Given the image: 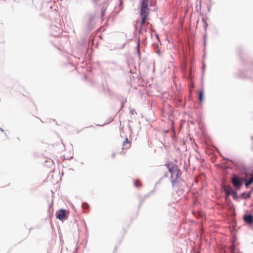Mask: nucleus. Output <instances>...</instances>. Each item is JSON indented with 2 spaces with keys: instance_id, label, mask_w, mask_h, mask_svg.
Returning a JSON list of instances; mask_svg holds the SVG:
<instances>
[{
  "instance_id": "09e8293b",
  "label": "nucleus",
  "mask_w": 253,
  "mask_h": 253,
  "mask_svg": "<svg viewBox=\"0 0 253 253\" xmlns=\"http://www.w3.org/2000/svg\"><path fill=\"white\" fill-rule=\"evenodd\" d=\"M99 126H102L103 125H98Z\"/></svg>"
},
{
  "instance_id": "f3484780",
  "label": "nucleus",
  "mask_w": 253,
  "mask_h": 253,
  "mask_svg": "<svg viewBox=\"0 0 253 253\" xmlns=\"http://www.w3.org/2000/svg\"><path fill=\"white\" fill-rule=\"evenodd\" d=\"M153 47L155 49V53H157L159 56L161 55V51L159 48V44L158 43H153Z\"/></svg>"
},
{
  "instance_id": "7c9ffc66",
  "label": "nucleus",
  "mask_w": 253,
  "mask_h": 253,
  "mask_svg": "<svg viewBox=\"0 0 253 253\" xmlns=\"http://www.w3.org/2000/svg\"><path fill=\"white\" fill-rule=\"evenodd\" d=\"M163 178H164V177H161V178H160V179L158 181H157V182H156V183H155V184H156V185H158V184H159V183H160V182H161V180H162Z\"/></svg>"
},
{
  "instance_id": "473e14b6",
  "label": "nucleus",
  "mask_w": 253,
  "mask_h": 253,
  "mask_svg": "<svg viewBox=\"0 0 253 253\" xmlns=\"http://www.w3.org/2000/svg\"><path fill=\"white\" fill-rule=\"evenodd\" d=\"M100 0H92V1L96 4H97L100 2Z\"/></svg>"
},
{
  "instance_id": "37998d69",
  "label": "nucleus",
  "mask_w": 253,
  "mask_h": 253,
  "mask_svg": "<svg viewBox=\"0 0 253 253\" xmlns=\"http://www.w3.org/2000/svg\"><path fill=\"white\" fill-rule=\"evenodd\" d=\"M246 197V195L245 194V195H243V197H240V198L245 199L244 197Z\"/></svg>"
},
{
  "instance_id": "79ce46f5",
  "label": "nucleus",
  "mask_w": 253,
  "mask_h": 253,
  "mask_svg": "<svg viewBox=\"0 0 253 253\" xmlns=\"http://www.w3.org/2000/svg\"><path fill=\"white\" fill-rule=\"evenodd\" d=\"M157 185H156V184H155V186H154V189H155V190H156V189H157Z\"/></svg>"
},
{
  "instance_id": "dca6fc26",
  "label": "nucleus",
  "mask_w": 253,
  "mask_h": 253,
  "mask_svg": "<svg viewBox=\"0 0 253 253\" xmlns=\"http://www.w3.org/2000/svg\"><path fill=\"white\" fill-rule=\"evenodd\" d=\"M253 191V188H252V189L250 191H249L248 192H243V193H241L240 195V197H243V195L246 194V197H244V198L245 199H249V198H250L251 197L252 193Z\"/></svg>"
},
{
  "instance_id": "49530a36",
  "label": "nucleus",
  "mask_w": 253,
  "mask_h": 253,
  "mask_svg": "<svg viewBox=\"0 0 253 253\" xmlns=\"http://www.w3.org/2000/svg\"><path fill=\"white\" fill-rule=\"evenodd\" d=\"M135 29H137V26H135Z\"/></svg>"
},
{
  "instance_id": "e433bc0d",
  "label": "nucleus",
  "mask_w": 253,
  "mask_h": 253,
  "mask_svg": "<svg viewBox=\"0 0 253 253\" xmlns=\"http://www.w3.org/2000/svg\"><path fill=\"white\" fill-rule=\"evenodd\" d=\"M205 68H206V65H205V64H203V66H202V68H203V72H204Z\"/></svg>"
},
{
  "instance_id": "cd10ccee",
  "label": "nucleus",
  "mask_w": 253,
  "mask_h": 253,
  "mask_svg": "<svg viewBox=\"0 0 253 253\" xmlns=\"http://www.w3.org/2000/svg\"><path fill=\"white\" fill-rule=\"evenodd\" d=\"M242 78H250L251 77L248 76L247 75L244 74V73H243L242 75L240 76Z\"/></svg>"
},
{
  "instance_id": "8fccbe9b",
  "label": "nucleus",
  "mask_w": 253,
  "mask_h": 253,
  "mask_svg": "<svg viewBox=\"0 0 253 253\" xmlns=\"http://www.w3.org/2000/svg\"><path fill=\"white\" fill-rule=\"evenodd\" d=\"M252 179H253V176L251 177Z\"/></svg>"
},
{
  "instance_id": "72a5a7b5",
  "label": "nucleus",
  "mask_w": 253,
  "mask_h": 253,
  "mask_svg": "<svg viewBox=\"0 0 253 253\" xmlns=\"http://www.w3.org/2000/svg\"><path fill=\"white\" fill-rule=\"evenodd\" d=\"M134 111H135L134 109H131L130 110V112L132 115H133L134 114Z\"/></svg>"
},
{
  "instance_id": "f03ea898",
  "label": "nucleus",
  "mask_w": 253,
  "mask_h": 253,
  "mask_svg": "<svg viewBox=\"0 0 253 253\" xmlns=\"http://www.w3.org/2000/svg\"><path fill=\"white\" fill-rule=\"evenodd\" d=\"M95 16L94 13L89 14L86 16V25L84 28V32L86 34L89 33L94 28L95 25Z\"/></svg>"
},
{
  "instance_id": "0eeeda50",
  "label": "nucleus",
  "mask_w": 253,
  "mask_h": 253,
  "mask_svg": "<svg viewBox=\"0 0 253 253\" xmlns=\"http://www.w3.org/2000/svg\"><path fill=\"white\" fill-rule=\"evenodd\" d=\"M66 214V210L65 209H61L56 211L55 214L56 218L61 220L65 217Z\"/></svg>"
},
{
  "instance_id": "c9c22d12",
  "label": "nucleus",
  "mask_w": 253,
  "mask_h": 253,
  "mask_svg": "<svg viewBox=\"0 0 253 253\" xmlns=\"http://www.w3.org/2000/svg\"><path fill=\"white\" fill-rule=\"evenodd\" d=\"M155 36H156V38L160 42L158 34H155Z\"/></svg>"
},
{
  "instance_id": "2eb2a0df",
  "label": "nucleus",
  "mask_w": 253,
  "mask_h": 253,
  "mask_svg": "<svg viewBox=\"0 0 253 253\" xmlns=\"http://www.w3.org/2000/svg\"><path fill=\"white\" fill-rule=\"evenodd\" d=\"M204 99V92L203 89H200L198 92V100L200 102H202Z\"/></svg>"
},
{
  "instance_id": "2f4dec72",
  "label": "nucleus",
  "mask_w": 253,
  "mask_h": 253,
  "mask_svg": "<svg viewBox=\"0 0 253 253\" xmlns=\"http://www.w3.org/2000/svg\"><path fill=\"white\" fill-rule=\"evenodd\" d=\"M113 120V118H110V121H108L107 122H105L103 125H106V124H108L110 122H112Z\"/></svg>"
},
{
  "instance_id": "c03bdc74",
  "label": "nucleus",
  "mask_w": 253,
  "mask_h": 253,
  "mask_svg": "<svg viewBox=\"0 0 253 253\" xmlns=\"http://www.w3.org/2000/svg\"><path fill=\"white\" fill-rule=\"evenodd\" d=\"M4 135H5V136H6L7 138H8V136H7V135L6 133H5H5H4Z\"/></svg>"
},
{
  "instance_id": "c85d7f7f",
  "label": "nucleus",
  "mask_w": 253,
  "mask_h": 253,
  "mask_svg": "<svg viewBox=\"0 0 253 253\" xmlns=\"http://www.w3.org/2000/svg\"><path fill=\"white\" fill-rule=\"evenodd\" d=\"M220 156L223 158V159L224 160H227V161H230V162H232V163H234V161H233V160H231V159H228V158H225V157H224L222 156L221 155V154H220Z\"/></svg>"
},
{
  "instance_id": "f704fd0d",
  "label": "nucleus",
  "mask_w": 253,
  "mask_h": 253,
  "mask_svg": "<svg viewBox=\"0 0 253 253\" xmlns=\"http://www.w3.org/2000/svg\"><path fill=\"white\" fill-rule=\"evenodd\" d=\"M156 192L155 189H153L152 190H151L149 193L151 195L152 194L155 193Z\"/></svg>"
},
{
  "instance_id": "9d476101",
  "label": "nucleus",
  "mask_w": 253,
  "mask_h": 253,
  "mask_svg": "<svg viewBox=\"0 0 253 253\" xmlns=\"http://www.w3.org/2000/svg\"><path fill=\"white\" fill-rule=\"evenodd\" d=\"M242 50V49L241 48H239V54L243 64H244L247 67L248 66V64H250L251 68L253 69V61L248 60L247 61H245L244 59L243 56L241 55V50Z\"/></svg>"
},
{
  "instance_id": "423d86ee",
  "label": "nucleus",
  "mask_w": 253,
  "mask_h": 253,
  "mask_svg": "<svg viewBox=\"0 0 253 253\" xmlns=\"http://www.w3.org/2000/svg\"><path fill=\"white\" fill-rule=\"evenodd\" d=\"M240 173L244 175L249 176L252 175V169H248L245 165H242L238 167Z\"/></svg>"
},
{
  "instance_id": "b1692460",
  "label": "nucleus",
  "mask_w": 253,
  "mask_h": 253,
  "mask_svg": "<svg viewBox=\"0 0 253 253\" xmlns=\"http://www.w3.org/2000/svg\"><path fill=\"white\" fill-rule=\"evenodd\" d=\"M126 102V99L125 98H123L121 101V108L122 109L124 107L125 104Z\"/></svg>"
},
{
  "instance_id": "bb28decb",
  "label": "nucleus",
  "mask_w": 253,
  "mask_h": 253,
  "mask_svg": "<svg viewBox=\"0 0 253 253\" xmlns=\"http://www.w3.org/2000/svg\"><path fill=\"white\" fill-rule=\"evenodd\" d=\"M138 182H139V181H134V185L135 186H136V187H140L141 186V184H138Z\"/></svg>"
},
{
  "instance_id": "39448f33",
  "label": "nucleus",
  "mask_w": 253,
  "mask_h": 253,
  "mask_svg": "<svg viewBox=\"0 0 253 253\" xmlns=\"http://www.w3.org/2000/svg\"><path fill=\"white\" fill-rule=\"evenodd\" d=\"M231 182L237 190H239L244 184L242 177H240L235 174L232 177Z\"/></svg>"
},
{
  "instance_id": "4be33fe9",
  "label": "nucleus",
  "mask_w": 253,
  "mask_h": 253,
  "mask_svg": "<svg viewBox=\"0 0 253 253\" xmlns=\"http://www.w3.org/2000/svg\"><path fill=\"white\" fill-rule=\"evenodd\" d=\"M151 195L150 193L149 192L147 194L145 195L144 197V199H142L141 200V201L140 202V203H139V205L138 206V208H140V207L141 206V205L142 204V203H143V201L144 200L147 198V197H148L149 196H150Z\"/></svg>"
},
{
  "instance_id": "a19ab883",
  "label": "nucleus",
  "mask_w": 253,
  "mask_h": 253,
  "mask_svg": "<svg viewBox=\"0 0 253 253\" xmlns=\"http://www.w3.org/2000/svg\"><path fill=\"white\" fill-rule=\"evenodd\" d=\"M251 139H252V144L253 145V136H252L251 137Z\"/></svg>"
},
{
  "instance_id": "6ab92c4d",
  "label": "nucleus",
  "mask_w": 253,
  "mask_h": 253,
  "mask_svg": "<svg viewBox=\"0 0 253 253\" xmlns=\"http://www.w3.org/2000/svg\"><path fill=\"white\" fill-rule=\"evenodd\" d=\"M140 36L138 35L137 37V51L139 55H140Z\"/></svg>"
},
{
  "instance_id": "7ed1b4c3",
  "label": "nucleus",
  "mask_w": 253,
  "mask_h": 253,
  "mask_svg": "<svg viewBox=\"0 0 253 253\" xmlns=\"http://www.w3.org/2000/svg\"><path fill=\"white\" fill-rule=\"evenodd\" d=\"M150 13V9L149 6H141L140 10V16L141 19L140 22L141 27L139 30V34H141L142 31V26L145 23L146 20L148 18Z\"/></svg>"
},
{
  "instance_id": "a18cd8bd",
  "label": "nucleus",
  "mask_w": 253,
  "mask_h": 253,
  "mask_svg": "<svg viewBox=\"0 0 253 253\" xmlns=\"http://www.w3.org/2000/svg\"><path fill=\"white\" fill-rule=\"evenodd\" d=\"M0 130L1 131H4L3 129L2 128H1V127H0Z\"/></svg>"
},
{
  "instance_id": "393cba45",
  "label": "nucleus",
  "mask_w": 253,
  "mask_h": 253,
  "mask_svg": "<svg viewBox=\"0 0 253 253\" xmlns=\"http://www.w3.org/2000/svg\"><path fill=\"white\" fill-rule=\"evenodd\" d=\"M53 206H52L51 204H50V205H49L48 209L47 210V212L48 213L52 212L53 211Z\"/></svg>"
},
{
  "instance_id": "4468645a",
  "label": "nucleus",
  "mask_w": 253,
  "mask_h": 253,
  "mask_svg": "<svg viewBox=\"0 0 253 253\" xmlns=\"http://www.w3.org/2000/svg\"><path fill=\"white\" fill-rule=\"evenodd\" d=\"M174 101L177 106L181 105L182 101V97L178 94L175 95Z\"/></svg>"
},
{
  "instance_id": "a878e982",
  "label": "nucleus",
  "mask_w": 253,
  "mask_h": 253,
  "mask_svg": "<svg viewBox=\"0 0 253 253\" xmlns=\"http://www.w3.org/2000/svg\"><path fill=\"white\" fill-rule=\"evenodd\" d=\"M129 141L128 139L127 138H126L125 140L123 142V146H124V147L125 146V145L126 144H129Z\"/></svg>"
},
{
  "instance_id": "aec40b11",
  "label": "nucleus",
  "mask_w": 253,
  "mask_h": 253,
  "mask_svg": "<svg viewBox=\"0 0 253 253\" xmlns=\"http://www.w3.org/2000/svg\"><path fill=\"white\" fill-rule=\"evenodd\" d=\"M45 163L44 165L46 167L50 168L53 165V161L51 160L49 161L46 160Z\"/></svg>"
},
{
  "instance_id": "5701e85b",
  "label": "nucleus",
  "mask_w": 253,
  "mask_h": 253,
  "mask_svg": "<svg viewBox=\"0 0 253 253\" xmlns=\"http://www.w3.org/2000/svg\"><path fill=\"white\" fill-rule=\"evenodd\" d=\"M82 206L84 210H87L89 208V205L86 202H83Z\"/></svg>"
},
{
  "instance_id": "4c0bfd02",
  "label": "nucleus",
  "mask_w": 253,
  "mask_h": 253,
  "mask_svg": "<svg viewBox=\"0 0 253 253\" xmlns=\"http://www.w3.org/2000/svg\"><path fill=\"white\" fill-rule=\"evenodd\" d=\"M115 155H116L115 153H113V154H112V157L113 158H115Z\"/></svg>"
},
{
  "instance_id": "58836bf2",
  "label": "nucleus",
  "mask_w": 253,
  "mask_h": 253,
  "mask_svg": "<svg viewBox=\"0 0 253 253\" xmlns=\"http://www.w3.org/2000/svg\"><path fill=\"white\" fill-rule=\"evenodd\" d=\"M128 127L129 128V129L131 131V126L129 125H128Z\"/></svg>"
},
{
  "instance_id": "6e6552de",
  "label": "nucleus",
  "mask_w": 253,
  "mask_h": 253,
  "mask_svg": "<svg viewBox=\"0 0 253 253\" xmlns=\"http://www.w3.org/2000/svg\"><path fill=\"white\" fill-rule=\"evenodd\" d=\"M228 187H229V189L227 191V194L229 195H232L234 198V199L235 200H237L239 198H240V195L238 196V194H237V190L232 188L230 186H228Z\"/></svg>"
},
{
  "instance_id": "ddd939ff",
  "label": "nucleus",
  "mask_w": 253,
  "mask_h": 253,
  "mask_svg": "<svg viewBox=\"0 0 253 253\" xmlns=\"http://www.w3.org/2000/svg\"><path fill=\"white\" fill-rule=\"evenodd\" d=\"M202 21L204 23V31H205V34H204V44H206V36H207V28H208V23L207 22L206 20L204 18H203L202 19Z\"/></svg>"
},
{
  "instance_id": "ea45409f",
  "label": "nucleus",
  "mask_w": 253,
  "mask_h": 253,
  "mask_svg": "<svg viewBox=\"0 0 253 253\" xmlns=\"http://www.w3.org/2000/svg\"><path fill=\"white\" fill-rule=\"evenodd\" d=\"M167 175H168V172H166V173H165V175H164L163 177H164V178L165 177H167Z\"/></svg>"
},
{
  "instance_id": "f8f14e48",
  "label": "nucleus",
  "mask_w": 253,
  "mask_h": 253,
  "mask_svg": "<svg viewBox=\"0 0 253 253\" xmlns=\"http://www.w3.org/2000/svg\"><path fill=\"white\" fill-rule=\"evenodd\" d=\"M176 165H177L173 164L172 162H169L164 165V166H166L168 169L169 172L171 171L174 168H176Z\"/></svg>"
},
{
  "instance_id": "412c9836",
  "label": "nucleus",
  "mask_w": 253,
  "mask_h": 253,
  "mask_svg": "<svg viewBox=\"0 0 253 253\" xmlns=\"http://www.w3.org/2000/svg\"><path fill=\"white\" fill-rule=\"evenodd\" d=\"M148 2L149 0H141V6H149Z\"/></svg>"
},
{
  "instance_id": "f257e3e1",
  "label": "nucleus",
  "mask_w": 253,
  "mask_h": 253,
  "mask_svg": "<svg viewBox=\"0 0 253 253\" xmlns=\"http://www.w3.org/2000/svg\"><path fill=\"white\" fill-rule=\"evenodd\" d=\"M169 172L170 173L171 175L170 180L172 186L176 187L179 186L183 180L181 178L180 169L178 168V166L176 165V167L174 168Z\"/></svg>"
},
{
  "instance_id": "de8ad7c7",
  "label": "nucleus",
  "mask_w": 253,
  "mask_h": 253,
  "mask_svg": "<svg viewBox=\"0 0 253 253\" xmlns=\"http://www.w3.org/2000/svg\"><path fill=\"white\" fill-rule=\"evenodd\" d=\"M226 187V185H223V188H225Z\"/></svg>"
},
{
  "instance_id": "9b49d317",
  "label": "nucleus",
  "mask_w": 253,
  "mask_h": 253,
  "mask_svg": "<svg viewBox=\"0 0 253 253\" xmlns=\"http://www.w3.org/2000/svg\"><path fill=\"white\" fill-rule=\"evenodd\" d=\"M242 180H243V183L245 185L247 188L249 187L250 185L253 183V179L248 178L245 177H242Z\"/></svg>"
},
{
  "instance_id": "a211bd4d",
  "label": "nucleus",
  "mask_w": 253,
  "mask_h": 253,
  "mask_svg": "<svg viewBox=\"0 0 253 253\" xmlns=\"http://www.w3.org/2000/svg\"><path fill=\"white\" fill-rule=\"evenodd\" d=\"M106 8L104 6H102L101 8V16H100V18H101L102 21L103 20V18L106 13Z\"/></svg>"
},
{
  "instance_id": "c756f323",
  "label": "nucleus",
  "mask_w": 253,
  "mask_h": 253,
  "mask_svg": "<svg viewBox=\"0 0 253 253\" xmlns=\"http://www.w3.org/2000/svg\"><path fill=\"white\" fill-rule=\"evenodd\" d=\"M47 253H55V250L54 249H50L47 250Z\"/></svg>"
},
{
  "instance_id": "3c124183",
  "label": "nucleus",
  "mask_w": 253,
  "mask_h": 253,
  "mask_svg": "<svg viewBox=\"0 0 253 253\" xmlns=\"http://www.w3.org/2000/svg\"><path fill=\"white\" fill-rule=\"evenodd\" d=\"M253 206V204L252 205V206Z\"/></svg>"
},
{
  "instance_id": "20e7f679",
  "label": "nucleus",
  "mask_w": 253,
  "mask_h": 253,
  "mask_svg": "<svg viewBox=\"0 0 253 253\" xmlns=\"http://www.w3.org/2000/svg\"><path fill=\"white\" fill-rule=\"evenodd\" d=\"M62 32L61 25L58 23L56 24H52L50 27V34L51 36L57 37Z\"/></svg>"
},
{
  "instance_id": "1a4fd4ad",
  "label": "nucleus",
  "mask_w": 253,
  "mask_h": 253,
  "mask_svg": "<svg viewBox=\"0 0 253 253\" xmlns=\"http://www.w3.org/2000/svg\"><path fill=\"white\" fill-rule=\"evenodd\" d=\"M243 220L245 223H253V215L251 213H245L243 215Z\"/></svg>"
}]
</instances>
